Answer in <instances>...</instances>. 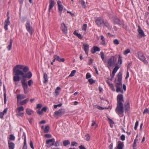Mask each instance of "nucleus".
<instances>
[{
  "label": "nucleus",
  "mask_w": 149,
  "mask_h": 149,
  "mask_svg": "<svg viewBox=\"0 0 149 149\" xmlns=\"http://www.w3.org/2000/svg\"><path fill=\"white\" fill-rule=\"evenodd\" d=\"M118 59L117 64H116L115 67L112 72V74H114L120 67L119 65H121L122 63V56L121 54L118 55Z\"/></svg>",
  "instance_id": "39448f33"
},
{
  "label": "nucleus",
  "mask_w": 149,
  "mask_h": 149,
  "mask_svg": "<svg viewBox=\"0 0 149 149\" xmlns=\"http://www.w3.org/2000/svg\"><path fill=\"white\" fill-rule=\"evenodd\" d=\"M13 42V40L12 39H10V44L8 46L7 48L9 51L11 49V47L12 45V43Z\"/></svg>",
  "instance_id": "bb28decb"
},
{
  "label": "nucleus",
  "mask_w": 149,
  "mask_h": 149,
  "mask_svg": "<svg viewBox=\"0 0 149 149\" xmlns=\"http://www.w3.org/2000/svg\"><path fill=\"white\" fill-rule=\"evenodd\" d=\"M71 145L72 146H77L78 143L74 141H73L71 142Z\"/></svg>",
  "instance_id": "3c124183"
},
{
  "label": "nucleus",
  "mask_w": 149,
  "mask_h": 149,
  "mask_svg": "<svg viewBox=\"0 0 149 149\" xmlns=\"http://www.w3.org/2000/svg\"><path fill=\"white\" fill-rule=\"evenodd\" d=\"M59 141H56L55 143H54V145L56 147L58 146L59 145Z\"/></svg>",
  "instance_id": "13d9d810"
},
{
  "label": "nucleus",
  "mask_w": 149,
  "mask_h": 149,
  "mask_svg": "<svg viewBox=\"0 0 149 149\" xmlns=\"http://www.w3.org/2000/svg\"><path fill=\"white\" fill-rule=\"evenodd\" d=\"M86 140L89 141L90 140L91 137L90 135L88 134H86L85 136Z\"/></svg>",
  "instance_id": "473e14b6"
},
{
  "label": "nucleus",
  "mask_w": 149,
  "mask_h": 149,
  "mask_svg": "<svg viewBox=\"0 0 149 149\" xmlns=\"http://www.w3.org/2000/svg\"><path fill=\"white\" fill-rule=\"evenodd\" d=\"M4 114V113L3 112H0V117L1 118H3Z\"/></svg>",
  "instance_id": "bf43d9fd"
},
{
  "label": "nucleus",
  "mask_w": 149,
  "mask_h": 149,
  "mask_svg": "<svg viewBox=\"0 0 149 149\" xmlns=\"http://www.w3.org/2000/svg\"><path fill=\"white\" fill-rule=\"evenodd\" d=\"M42 106L41 104H37V108L38 109H40L42 107Z\"/></svg>",
  "instance_id": "5fc2aeb1"
},
{
  "label": "nucleus",
  "mask_w": 149,
  "mask_h": 149,
  "mask_svg": "<svg viewBox=\"0 0 149 149\" xmlns=\"http://www.w3.org/2000/svg\"><path fill=\"white\" fill-rule=\"evenodd\" d=\"M111 86H110V88H111L112 90L113 91H115V89L114 88V86L113 84H111Z\"/></svg>",
  "instance_id": "6e6d98bb"
},
{
  "label": "nucleus",
  "mask_w": 149,
  "mask_h": 149,
  "mask_svg": "<svg viewBox=\"0 0 149 149\" xmlns=\"http://www.w3.org/2000/svg\"><path fill=\"white\" fill-rule=\"evenodd\" d=\"M74 35L78 37L79 39H82V36L81 34L80 33H78L76 31L74 32Z\"/></svg>",
  "instance_id": "c85d7f7f"
},
{
  "label": "nucleus",
  "mask_w": 149,
  "mask_h": 149,
  "mask_svg": "<svg viewBox=\"0 0 149 149\" xmlns=\"http://www.w3.org/2000/svg\"><path fill=\"white\" fill-rule=\"evenodd\" d=\"M22 149H27L26 141L25 138L24 141V145Z\"/></svg>",
  "instance_id": "c9c22d12"
},
{
  "label": "nucleus",
  "mask_w": 149,
  "mask_h": 149,
  "mask_svg": "<svg viewBox=\"0 0 149 149\" xmlns=\"http://www.w3.org/2000/svg\"><path fill=\"white\" fill-rule=\"evenodd\" d=\"M139 59L143 61L145 64H147L148 63V61L146 60L143 54L141 52H139L138 53Z\"/></svg>",
  "instance_id": "9d476101"
},
{
  "label": "nucleus",
  "mask_w": 149,
  "mask_h": 149,
  "mask_svg": "<svg viewBox=\"0 0 149 149\" xmlns=\"http://www.w3.org/2000/svg\"><path fill=\"white\" fill-rule=\"evenodd\" d=\"M55 140L54 138L48 140L46 141V144L48 147H49L52 146L54 145Z\"/></svg>",
  "instance_id": "9b49d317"
},
{
  "label": "nucleus",
  "mask_w": 149,
  "mask_h": 149,
  "mask_svg": "<svg viewBox=\"0 0 149 149\" xmlns=\"http://www.w3.org/2000/svg\"><path fill=\"white\" fill-rule=\"evenodd\" d=\"M8 146L10 149H14L15 148V144L13 142L8 141Z\"/></svg>",
  "instance_id": "5701e85b"
},
{
  "label": "nucleus",
  "mask_w": 149,
  "mask_h": 149,
  "mask_svg": "<svg viewBox=\"0 0 149 149\" xmlns=\"http://www.w3.org/2000/svg\"><path fill=\"white\" fill-rule=\"evenodd\" d=\"M30 146L31 148L34 149V147L33 146V143L31 141H30Z\"/></svg>",
  "instance_id": "4d7b16f0"
},
{
  "label": "nucleus",
  "mask_w": 149,
  "mask_h": 149,
  "mask_svg": "<svg viewBox=\"0 0 149 149\" xmlns=\"http://www.w3.org/2000/svg\"><path fill=\"white\" fill-rule=\"evenodd\" d=\"M45 136L46 138H48L49 137H51V135L50 134H47L45 135Z\"/></svg>",
  "instance_id": "e2e57ef3"
},
{
  "label": "nucleus",
  "mask_w": 149,
  "mask_h": 149,
  "mask_svg": "<svg viewBox=\"0 0 149 149\" xmlns=\"http://www.w3.org/2000/svg\"><path fill=\"white\" fill-rule=\"evenodd\" d=\"M139 122L138 121H136L135 124V125L134 126V129L135 130H136L137 129V127L138 126V125Z\"/></svg>",
  "instance_id": "49530a36"
},
{
  "label": "nucleus",
  "mask_w": 149,
  "mask_h": 149,
  "mask_svg": "<svg viewBox=\"0 0 149 149\" xmlns=\"http://www.w3.org/2000/svg\"><path fill=\"white\" fill-rule=\"evenodd\" d=\"M132 65V63L131 62H130L128 64V65L127 66V68L128 69L129 68H130V67H131V66Z\"/></svg>",
  "instance_id": "680f3d73"
},
{
  "label": "nucleus",
  "mask_w": 149,
  "mask_h": 149,
  "mask_svg": "<svg viewBox=\"0 0 149 149\" xmlns=\"http://www.w3.org/2000/svg\"><path fill=\"white\" fill-rule=\"evenodd\" d=\"M114 22L116 24H118L120 25L121 24V22L120 20L118 18H116L115 19Z\"/></svg>",
  "instance_id": "e433bc0d"
},
{
  "label": "nucleus",
  "mask_w": 149,
  "mask_h": 149,
  "mask_svg": "<svg viewBox=\"0 0 149 149\" xmlns=\"http://www.w3.org/2000/svg\"><path fill=\"white\" fill-rule=\"evenodd\" d=\"M91 52L93 54L95 53L96 51H100V49L97 46L93 47L91 49Z\"/></svg>",
  "instance_id": "aec40b11"
},
{
  "label": "nucleus",
  "mask_w": 149,
  "mask_h": 149,
  "mask_svg": "<svg viewBox=\"0 0 149 149\" xmlns=\"http://www.w3.org/2000/svg\"><path fill=\"white\" fill-rule=\"evenodd\" d=\"M26 98V96L23 94H18L17 95V100L19 101L20 100Z\"/></svg>",
  "instance_id": "412c9836"
},
{
  "label": "nucleus",
  "mask_w": 149,
  "mask_h": 149,
  "mask_svg": "<svg viewBox=\"0 0 149 149\" xmlns=\"http://www.w3.org/2000/svg\"><path fill=\"white\" fill-rule=\"evenodd\" d=\"M63 144L64 146H65L70 144V142L68 140H65L63 142Z\"/></svg>",
  "instance_id": "f704fd0d"
},
{
  "label": "nucleus",
  "mask_w": 149,
  "mask_h": 149,
  "mask_svg": "<svg viewBox=\"0 0 149 149\" xmlns=\"http://www.w3.org/2000/svg\"><path fill=\"white\" fill-rule=\"evenodd\" d=\"M138 32L139 34L140 35V36H138L139 38H141L142 37H145L146 35H145L144 32L141 28L139 27H138Z\"/></svg>",
  "instance_id": "4468645a"
},
{
  "label": "nucleus",
  "mask_w": 149,
  "mask_h": 149,
  "mask_svg": "<svg viewBox=\"0 0 149 149\" xmlns=\"http://www.w3.org/2000/svg\"><path fill=\"white\" fill-rule=\"evenodd\" d=\"M84 49L86 53L88 54L89 50V45L87 44H84L83 45Z\"/></svg>",
  "instance_id": "dca6fc26"
},
{
  "label": "nucleus",
  "mask_w": 149,
  "mask_h": 149,
  "mask_svg": "<svg viewBox=\"0 0 149 149\" xmlns=\"http://www.w3.org/2000/svg\"><path fill=\"white\" fill-rule=\"evenodd\" d=\"M16 116H21L22 117L24 115V113H22L17 112Z\"/></svg>",
  "instance_id": "c03bdc74"
},
{
  "label": "nucleus",
  "mask_w": 149,
  "mask_h": 149,
  "mask_svg": "<svg viewBox=\"0 0 149 149\" xmlns=\"http://www.w3.org/2000/svg\"><path fill=\"white\" fill-rule=\"evenodd\" d=\"M95 22L98 26H101L105 25L109 30H111V28L109 26L108 23L104 21L102 18H98L96 20Z\"/></svg>",
  "instance_id": "20e7f679"
},
{
  "label": "nucleus",
  "mask_w": 149,
  "mask_h": 149,
  "mask_svg": "<svg viewBox=\"0 0 149 149\" xmlns=\"http://www.w3.org/2000/svg\"><path fill=\"white\" fill-rule=\"evenodd\" d=\"M33 111L32 110L29 108L26 109V113L28 115H31L33 113Z\"/></svg>",
  "instance_id": "b1692460"
},
{
  "label": "nucleus",
  "mask_w": 149,
  "mask_h": 149,
  "mask_svg": "<svg viewBox=\"0 0 149 149\" xmlns=\"http://www.w3.org/2000/svg\"><path fill=\"white\" fill-rule=\"evenodd\" d=\"M93 61L92 59L91 58H90L88 62V64L91 65Z\"/></svg>",
  "instance_id": "052dcab7"
},
{
  "label": "nucleus",
  "mask_w": 149,
  "mask_h": 149,
  "mask_svg": "<svg viewBox=\"0 0 149 149\" xmlns=\"http://www.w3.org/2000/svg\"><path fill=\"white\" fill-rule=\"evenodd\" d=\"M46 123V121L45 120H42L39 122V124H45Z\"/></svg>",
  "instance_id": "774afa93"
},
{
  "label": "nucleus",
  "mask_w": 149,
  "mask_h": 149,
  "mask_svg": "<svg viewBox=\"0 0 149 149\" xmlns=\"http://www.w3.org/2000/svg\"><path fill=\"white\" fill-rule=\"evenodd\" d=\"M117 102L116 112L120 117H123L124 116L123 102L124 101L123 95L121 94L118 95L117 96Z\"/></svg>",
  "instance_id": "f03ea898"
},
{
  "label": "nucleus",
  "mask_w": 149,
  "mask_h": 149,
  "mask_svg": "<svg viewBox=\"0 0 149 149\" xmlns=\"http://www.w3.org/2000/svg\"><path fill=\"white\" fill-rule=\"evenodd\" d=\"M97 108L98 109H100V110H103V109H107V108H103V107H101L100 106H97Z\"/></svg>",
  "instance_id": "603ef678"
},
{
  "label": "nucleus",
  "mask_w": 149,
  "mask_h": 149,
  "mask_svg": "<svg viewBox=\"0 0 149 149\" xmlns=\"http://www.w3.org/2000/svg\"><path fill=\"white\" fill-rule=\"evenodd\" d=\"M25 26L26 29L29 33L32 35L34 32V30L31 25L30 22L29 21H27L25 24Z\"/></svg>",
  "instance_id": "0eeeda50"
},
{
  "label": "nucleus",
  "mask_w": 149,
  "mask_h": 149,
  "mask_svg": "<svg viewBox=\"0 0 149 149\" xmlns=\"http://www.w3.org/2000/svg\"><path fill=\"white\" fill-rule=\"evenodd\" d=\"M79 147L80 149H86L82 145L80 146Z\"/></svg>",
  "instance_id": "69168bd1"
},
{
  "label": "nucleus",
  "mask_w": 149,
  "mask_h": 149,
  "mask_svg": "<svg viewBox=\"0 0 149 149\" xmlns=\"http://www.w3.org/2000/svg\"><path fill=\"white\" fill-rule=\"evenodd\" d=\"M83 8H86L87 7V2L84 0H81L80 2Z\"/></svg>",
  "instance_id": "4be33fe9"
},
{
  "label": "nucleus",
  "mask_w": 149,
  "mask_h": 149,
  "mask_svg": "<svg viewBox=\"0 0 149 149\" xmlns=\"http://www.w3.org/2000/svg\"><path fill=\"white\" fill-rule=\"evenodd\" d=\"M54 57H55V59H56L59 62H63L65 61L64 59L61 58L59 56L57 55H54Z\"/></svg>",
  "instance_id": "6ab92c4d"
},
{
  "label": "nucleus",
  "mask_w": 149,
  "mask_h": 149,
  "mask_svg": "<svg viewBox=\"0 0 149 149\" xmlns=\"http://www.w3.org/2000/svg\"><path fill=\"white\" fill-rule=\"evenodd\" d=\"M47 108L45 107H43L42 108V111H43L46 112L47 110Z\"/></svg>",
  "instance_id": "0e129e2a"
},
{
  "label": "nucleus",
  "mask_w": 149,
  "mask_h": 149,
  "mask_svg": "<svg viewBox=\"0 0 149 149\" xmlns=\"http://www.w3.org/2000/svg\"><path fill=\"white\" fill-rule=\"evenodd\" d=\"M3 97L4 103L5 104H6V103L7 101L6 93V90L4 91Z\"/></svg>",
  "instance_id": "7c9ffc66"
},
{
  "label": "nucleus",
  "mask_w": 149,
  "mask_h": 149,
  "mask_svg": "<svg viewBox=\"0 0 149 149\" xmlns=\"http://www.w3.org/2000/svg\"><path fill=\"white\" fill-rule=\"evenodd\" d=\"M58 5V9L59 12H61L63 9V6L61 4V2L60 1H58L57 2Z\"/></svg>",
  "instance_id": "a211bd4d"
},
{
  "label": "nucleus",
  "mask_w": 149,
  "mask_h": 149,
  "mask_svg": "<svg viewBox=\"0 0 149 149\" xmlns=\"http://www.w3.org/2000/svg\"><path fill=\"white\" fill-rule=\"evenodd\" d=\"M61 89V88L59 87H58L55 90V93L57 95H58V93H59V91Z\"/></svg>",
  "instance_id": "a19ab883"
},
{
  "label": "nucleus",
  "mask_w": 149,
  "mask_h": 149,
  "mask_svg": "<svg viewBox=\"0 0 149 149\" xmlns=\"http://www.w3.org/2000/svg\"><path fill=\"white\" fill-rule=\"evenodd\" d=\"M87 24H84L82 27V30L85 31H86L87 29Z\"/></svg>",
  "instance_id": "58836bf2"
},
{
  "label": "nucleus",
  "mask_w": 149,
  "mask_h": 149,
  "mask_svg": "<svg viewBox=\"0 0 149 149\" xmlns=\"http://www.w3.org/2000/svg\"><path fill=\"white\" fill-rule=\"evenodd\" d=\"M122 75H118L117 77L115 79V82L116 86V91L118 93L120 92L121 93H123V91L122 89V84L121 82Z\"/></svg>",
  "instance_id": "7ed1b4c3"
},
{
  "label": "nucleus",
  "mask_w": 149,
  "mask_h": 149,
  "mask_svg": "<svg viewBox=\"0 0 149 149\" xmlns=\"http://www.w3.org/2000/svg\"><path fill=\"white\" fill-rule=\"evenodd\" d=\"M29 99L28 98L26 99L25 100H23L22 101L20 102V104L21 105H23L25 104H26L29 101Z\"/></svg>",
  "instance_id": "c756f323"
},
{
  "label": "nucleus",
  "mask_w": 149,
  "mask_h": 149,
  "mask_svg": "<svg viewBox=\"0 0 149 149\" xmlns=\"http://www.w3.org/2000/svg\"><path fill=\"white\" fill-rule=\"evenodd\" d=\"M43 78L44 80L43 81V82L44 83H47L48 81L47 75H44Z\"/></svg>",
  "instance_id": "2f4dec72"
},
{
  "label": "nucleus",
  "mask_w": 149,
  "mask_h": 149,
  "mask_svg": "<svg viewBox=\"0 0 149 149\" xmlns=\"http://www.w3.org/2000/svg\"><path fill=\"white\" fill-rule=\"evenodd\" d=\"M10 17L8 16L6 19L5 20L4 23V29L6 30L8 29V26L10 24V22L9 21Z\"/></svg>",
  "instance_id": "f8f14e48"
},
{
  "label": "nucleus",
  "mask_w": 149,
  "mask_h": 149,
  "mask_svg": "<svg viewBox=\"0 0 149 149\" xmlns=\"http://www.w3.org/2000/svg\"><path fill=\"white\" fill-rule=\"evenodd\" d=\"M114 59L115 57L113 56H112L107 60V65L109 68L115 64Z\"/></svg>",
  "instance_id": "1a4fd4ad"
},
{
  "label": "nucleus",
  "mask_w": 149,
  "mask_h": 149,
  "mask_svg": "<svg viewBox=\"0 0 149 149\" xmlns=\"http://www.w3.org/2000/svg\"><path fill=\"white\" fill-rule=\"evenodd\" d=\"M130 52V50L129 49H127L125 50L123 54L124 55H126Z\"/></svg>",
  "instance_id": "37998d69"
},
{
  "label": "nucleus",
  "mask_w": 149,
  "mask_h": 149,
  "mask_svg": "<svg viewBox=\"0 0 149 149\" xmlns=\"http://www.w3.org/2000/svg\"><path fill=\"white\" fill-rule=\"evenodd\" d=\"M124 110L125 112L126 113L130 109V103L128 101H127L125 104L124 106Z\"/></svg>",
  "instance_id": "2eb2a0df"
},
{
  "label": "nucleus",
  "mask_w": 149,
  "mask_h": 149,
  "mask_svg": "<svg viewBox=\"0 0 149 149\" xmlns=\"http://www.w3.org/2000/svg\"><path fill=\"white\" fill-rule=\"evenodd\" d=\"M24 109V108L23 106L17 107V112H20L21 111H23Z\"/></svg>",
  "instance_id": "cd10ccee"
},
{
  "label": "nucleus",
  "mask_w": 149,
  "mask_h": 149,
  "mask_svg": "<svg viewBox=\"0 0 149 149\" xmlns=\"http://www.w3.org/2000/svg\"><path fill=\"white\" fill-rule=\"evenodd\" d=\"M49 127L48 125L46 126L44 129V132L45 133L48 132L49 131Z\"/></svg>",
  "instance_id": "72a5a7b5"
},
{
  "label": "nucleus",
  "mask_w": 149,
  "mask_h": 149,
  "mask_svg": "<svg viewBox=\"0 0 149 149\" xmlns=\"http://www.w3.org/2000/svg\"><path fill=\"white\" fill-rule=\"evenodd\" d=\"M100 55L101 56L102 59V60H104V53L103 52H101L100 54Z\"/></svg>",
  "instance_id": "79ce46f5"
},
{
  "label": "nucleus",
  "mask_w": 149,
  "mask_h": 149,
  "mask_svg": "<svg viewBox=\"0 0 149 149\" xmlns=\"http://www.w3.org/2000/svg\"><path fill=\"white\" fill-rule=\"evenodd\" d=\"M28 83L29 86H31L33 84V81L32 80H30L28 81Z\"/></svg>",
  "instance_id": "de8ad7c7"
},
{
  "label": "nucleus",
  "mask_w": 149,
  "mask_h": 149,
  "mask_svg": "<svg viewBox=\"0 0 149 149\" xmlns=\"http://www.w3.org/2000/svg\"><path fill=\"white\" fill-rule=\"evenodd\" d=\"M120 139L123 141L125 140V136L123 134L120 137Z\"/></svg>",
  "instance_id": "864d4df0"
},
{
  "label": "nucleus",
  "mask_w": 149,
  "mask_h": 149,
  "mask_svg": "<svg viewBox=\"0 0 149 149\" xmlns=\"http://www.w3.org/2000/svg\"><path fill=\"white\" fill-rule=\"evenodd\" d=\"M9 139L10 140L14 141L15 137L13 134H10L9 136Z\"/></svg>",
  "instance_id": "4c0bfd02"
},
{
  "label": "nucleus",
  "mask_w": 149,
  "mask_h": 149,
  "mask_svg": "<svg viewBox=\"0 0 149 149\" xmlns=\"http://www.w3.org/2000/svg\"><path fill=\"white\" fill-rule=\"evenodd\" d=\"M65 113V111L64 109H60L57 111H55L54 114V116L58 118L61 117L62 115L64 114Z\"/></svg>",
  "instance_id": "6e6552de"
},
{
  "label": "nucleus",
  "mask_w": 149,
  "mask_h": 149,
  "mask_svg": "<svg viewBox=\"0 0 149 149\" xmlns=\"http://www.w3.org/2000/svg\"><path fill=\"white\" fill-rule=\"evenodd\" d=\"M23 75L22 79L21 80V82L24 90V93L26 94L28 92L27 90L28 86L26 82V76H27V75Z\"/></svg>",
  "instance_id": "423d86ee"
},
{
  "label": "nucleus",
  "mask_w": 149,
  "mask_h": 149,
  "mask_svg": "<svg viewBox=\"0 0 149 149\" xmlns=\"http://www.w3.org/2000/svg\"><path fill=\"white\" fill-rule=\"evenodd\" d=\"M13 72L14 74H24V73L26 74H32L28 66L21 65L15 66L13 68Z\"/></svg>",
  "instance_id": "f257e3e1"
},
{
  "label": "nucleus",
  "mask_w": 149,
  "mask_h": 149,
  "mask_svg": "<svg viewBox=\"0 0 149 149\" xmlns=\"http://www.w3.org/2000/svg\"><path fill=\"white\" fill-rule=\"evenodd\" d=\"M88 81L90 84H91L95 83V81L93 80L92 79H90L88 80Z\"/></svg>",
  "instance_id": "ea45409f"
},
{
  "label": "nucleus",
  "mask_w": 149,
  "mask_h": 149,
  "mask_svg": "<svg viewBox=\"0 0 149 149\" xmlns=\"http://www.w3.org/2000/svg\"><path fill=\"white\" fill-rule=\"evenodd\" d=\"M49 13L51 11V10L54 6L55 4L54 1H50L49 2Z\"/></svg>",
  "instance_id": "f3484780"
},
{
  "label": "nucleus",
  "mask_w": 149,
  "mask_h": 149,
  "mask_svg": "<svg viewBox=\"0 0 149 149\" xmlns=\"http://www.w3.org/2000/svg\"><path fill=\"white\" fill-rule=\"evenodd\" d=\"M113 43L115 45H118L119 44V42L117 39L113 40Z\"/></svg>",
  "instance_id": "a18cd8bd"
},
{
  "label": "nucleus",
  "mask_w": 149,
  "mask_h": 149,
  "mask_svg": "<svg viewBox=\"0 0 149 149\" xmlns=\"http://www.w3.org/2000/svg\"><path fill=\"white\" fill-rule=\"evenodd\" d=\"M146 113L149 114V110L148 108L146 109L143 112V114H145Z\"/></svg>",
  "instance_id": "09e8293b"
},
{
  "label": "nucleus",
  "mask_w": 149,
  "mask_h": 149,
  "mask_svg": "<svg viewBox=\"0 0 149 149\" xmlns=\"http://www.w3.org/2000/svg\"><path fill=\"white\" fill-rule=\"evenodd\" d=\"M13 80L14 81H19L20 80V77L19 75H15L14 76Z\"/></svg>",
  "instance_id": "a878e982"
},
{
  "label": "nucleus",
  "mask_w": 149,
  "mask_h": 149,
  "mask_svg": "<svg viewBox=\"0 0 149 149\" xmlns=\"http://www.w3.org/2000/svg\"><path fill=\"white\" fill-rule=\"evenodd\" d=\"M42 113H43V111H42V110L41 111H38V113L40 115L42 114Z\"/></svg>",
  "instance_id": "338daca9"
},
{
  "label": "nucleus",
  "mask_w": 149,
  "mask_h": 149,
  "mask_svg": "<svg viewBox=\"0 0 149 149\" xmlns=\"http://www.w3.org/2000/svg\"><path fill=\"white\" fill-rule=\"evenodd\" d=\"M124 147V144L123 143L120 142L118 144L117 146V149H123Z\"/></svg>",
  "instance_id": "393cba45"
},
{
  "label": "nucleus",
  "mask_w": 149,
  "mask_h": 149,
  "mask_svg": "<svg viewBox=\"0 0 149 149\" xmlns=\"http://www.w3.org/2000/svg\"><path fill=\"white\" fill-rule=\"evenodd\" d=\"M62 105V104L60 103L58 104L57 105H54V108L56 109V108L58 107H61Z\"/></svg>",
  "instance_id": "8fccbe9b"
},
{
  "label": "nucleus",
  "mask_w": 149,
  "mask_h": 149,
  "mask_svg": "<svg viewBox=\"0 0 149 149\" xmlns=\"http://www.w3.org/2000/svg\"><path fill=\"white\" fill-rule=\"evenodd\" d=\"M62 31L64 33L66 34L68 31L67 27L65 26V24L63 23L61 24V27Z\"/></svg>",
  "instance_id": "ddd939ff"
}]
</instances>
